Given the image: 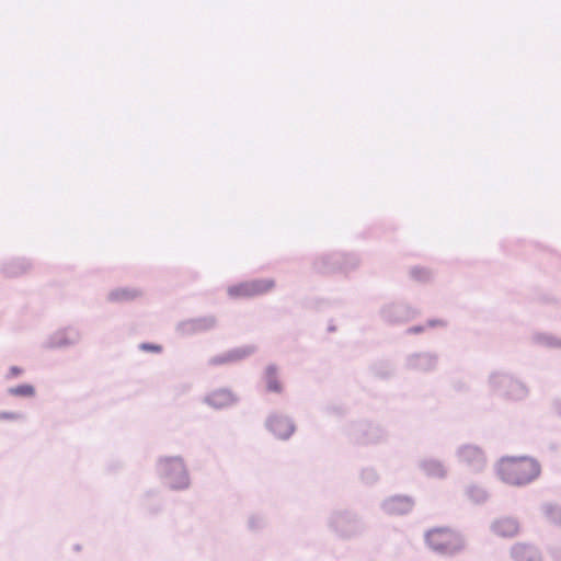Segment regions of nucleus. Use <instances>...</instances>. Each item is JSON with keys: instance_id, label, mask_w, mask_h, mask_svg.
Returning <instances> with one entry per match:
<instances>
[{"instance_id": "f257e3e1", "label": "nucleus", "mask_w": 561, "mask_h": 561, "mask_svg": "<svg viewBox=\"0 0 561 561\" xmlns=\"http://www.w3.org/2000/svg\"><path fill=\"white\" fill-rule=\"evenodd\" d=\"M499 474L503 481L513 485L531 482L540 473L539 463L528 457H507L499 462Z\"/></svg>"}, {"instance_id": "f03ea898", "label": "nucleus", "mask_w": 561, "mask_h": 561, "mask_svg": "<svg viewBox=\"0 0 561 561\" xmlns=\"http://www.w3.org/2000/svg\"><path fill=\"white\" fill-rule=\"evenodd\" d=\"M428 546L442 553H455L463 548L461 537L448 528H435L426 534Z\"/></svg>"}, {"instance_id": "7ed1b4c3", "label": "nucleus", "mask_w": 561, "mask_h": 561, "mask_svg": "<svg viewBox=\"0 0 561 561\" xmlns=\"http://www.w3.org/2000/svg\"><path fill=\"white\" fill-rule=\"evenodd\" d=\"M159 471L169 486L182 489L188 485V477L180 458H165L159 463Z\"/></svg>"}, {"instance_id": "20e7f679", "label": "nucleus", "mask_w": 561, "mask_h": 561, "mask_svg": "<svg viewBox=\"0 0 561 561\" xmlns=\"http://www.w3.org/2000/svg\"><path fill=\"white\" fill-rule=\"evenodd\" d=\"M274 285L272 279H255L229 287L228 294L233 298L252 297L270 291Z\"/></svg>"}, {"instance_id": "39448f33", "label": "nucleus", "mask_w": 561, "mask_h": 561, "mask_svg": "<svg viewBox=\"0 0 561 561\" xmlns=\"http://www.w3.org/2000/svg\"><path fill=\"white\" fill-rule=\"evenodd\" d=\"M271 432L280 439L288 438L294 432L293 423L284 416L275 415L268 420Z\"/></svg>"}, {"instance_id": "423d86ee", "label": "nucleus", "mask_w": 561, "mask_h": 561, "mask_svg": "<svg viewBox=\"0 0 561 561\" xmlns=\"http://www.w3.org/2000/svg\"><path fill=\"white\" fill-rule=\"evenodd\" d=\"M385 510L392 515L407 514L412 510V501L402 496L391 497L386 502Z\"/></svg>"}, {"instance_id": "0eeeda50", "label": "nucleus", "mask_w": 561, "mask_h": 561, "mask_svg": "<svg viewBox=\"0 0 561 561\" xmlns=\"http://www.w3.org/2000/svg\"><path fill=\"white\" fill-rule=\"evenodd\" d=\"M512 556L516 561H541L539 552L534 547L525 543L515 545Z\"/></svg>"}, {"instance_id": "6e6552de", "label": "nucleus", "mask_w": 561, "mask_h": 561, "mask_svg": "<svg viewBox=\"0 0 561 561\" xmlns=\"http://www.w3.org/2000/svg\"><path fill=\"white\" fill-rule=\"evenodd\" d=\"M494 530L500 536L511 537L517 534L518 524L512 518H502L494 524Z\"/></svg>"}, {"instance_id": "1a4fd4ad", "label": "nucleus", "mask_w": 561, "mask_h": 561, "mask_svg": "<svg viewBox=\"0 0 561 561\" xmlns=\"http://www.w3.org/2000/svg\"><path fill=\"white\" fill-rule=\"evenodd\" d=\"M265 382L267 390L272 392H282L283 385L280 380L278 379L277 369L274 366H270L265 370Z\"/></svg>"}, {"instance_id": "9d476101", "label": "nucleus", "mask_w": 561, "mask_h": 561, "mask_svg": "<svg viewBox=\"0 0 561 561\" xmlns=\"http://www.w3.org/2000/svg\"><path fill=\"white\" fill-rule=\"evenodd\" d=\"M461 460L467 463L480 465L483 461L482 453L478 448L466 447L460 453Z\"/></svg>"}, {"instance_id": "9b49d317", "label": "nucleus", "mask_w": 561, "mask_h": 561, "mask_svg": "<svg viewBox=\"0 0 561 561\" xmlns=\"http://www.w3.org/2000/svg\"><path fill=\"white\" fill-rule=\"evenodd\" d=\"M208 401L210 404L219 408L229 404L232 401V397L227 391H217L208 397Z\"/></svg>"}, {"instance_id": "f8f14e48", "label": "nucleus", "mask_w": 561, "mask_h": 561, "mask_svg": "<svg viewBox=\"0 0 561 561\" xmlns=\"http://www.w3.org/2000/svg\"><path fill=\"white\" fill-rule=\"evenodd\" d=\"M9 393L19 397H32L35 393V389L31 385H21L9 389Z\"/></svg>"}, {"instance_id": "ddd939ff", "label": "nucleus", "mask_w": 561, "mask_h": 561, "mask_svg": "<svg viewBox=\"0 0 561 561\" xmlns=\"http://www.w3.org/2000/svg\"><path fill=\"white\" fill-rule=\"evenodd\" d=\"M140 347H141V350L150 351V352H154V353H159L162 350V347L160 345H154V344H142Z\"/></svg>"}, {"instance_id": "4468645a", "label": "nucleus", "mask_w": 561, "mask_h": 561, "mask_svg": "<svg viewBox=\"0 0 561 561\" xmlns=\"http://www.w3.org/2000/svg\"><path fill=\"white\" fill-rule=\"evenodd\" d=\"M21 373H22V369H21V368H19V367L13 366V367H11V368H10V374H11V376H18V375H20Z\"/></svg>"}, {"instance_id": "2eb2a0df", "label": "nucleus", "mask_w": 561, "mask_h": 561, "mask_svg": "<svg viewBox=\"0 0 561 561\" xmlns=\"http://www.w3.org/2000/svg\"><path fill=\"white\" fill-rule=\"evenodd\" d=\"M433 469L436 471L437 474H443L444 470L440 465H434Z\"/></svg>"}]
</instances>
